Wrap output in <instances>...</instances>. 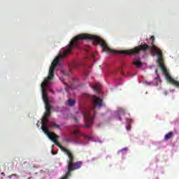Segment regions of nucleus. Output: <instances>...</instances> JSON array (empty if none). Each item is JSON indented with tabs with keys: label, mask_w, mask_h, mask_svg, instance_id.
Returning <instances> with one entry per match:
<instances>
[{
	"label": "nucleus",
	"mask_w": 179,
	"mask_h": 179,
	"mask_svg": "<svg viewBox=\"0 0 179 179\" xmlns=\"http://www.w3.org/2000/svg\"><path fill=\"white\" fill-rule=\"evenodd\" d=\"M83 40H90L91 41H95V43H97V44L101 45L103 51L105 52L117 54L116 50L110 48L104 40L101 39V38L96 35H90L89 34H82L78 35L71 41L69 45L66 48H64L61 50V55L59 57L55 58L52 61L49 69L48 76L47 78H45L44 81L43 82V83H46L47 88H48V83L50 82V80L54 78V71H55V66H57L59 62V59L64 58V57L68 55V54H70V52H72V50H73V47H78L80 43L83 42Z\"/></svg>",
	"instance_id": "nucleus-1"
},
{
	"label": "nucleus",
	"mask_w": 179,
	"mask_h": 179,
	"mask_svg": "<svg viewBox=\"0 0 179 179\" xmlns=\"http://www.w3.org/2000/svg\"><path fill=\"white\" fill-rule=\"evenodd\" d=\"M48 122V117L43 116V120L41 121V129L43 131V132L48 135L49 139L52 141L54 142L55 145H57L58 148H59L60 150L62 152H64L65 155H66L68 157L67 160V172L64 177H63L62 179H68V177L71 176V171H74V170H78V169H80L82 167L83 162L82 161H78L76 162H73L75 161V155L73 154V152H72L71 150L67 149L66 148L62 146L59 142H58V138H59V136L55 134H51L50 133V131H48V129L47 128V123Z\"/></svg>",
	"instance_id": "nucleus-2"
},
{
	"label": "nucleus",
	"mask_w": 179,
	"mask_h": 179,
	"mask_svg": "<svg viewBox=\"0 0 179 179\" xmlns=\"http://www.w3.org/2000/svg\"><path fill=\"white\" fill-rule=\"evenodd\" d=\"M93 107L88 109L86 113L82 111H76L75 114H79L80 117H83L85 123L83 126L84 128H89L93 125L94 122V117L96 116V107H101L103 106V99L97 96H94L92 100Z\"/></svg>",
	"instance_id": "nucleus-3"
},
{
	"label": "nucleus",
	"mask_w": 179,
	"mask_h": 179,
	"mask_svg": "<svg viewBox=\"0 0 179 179\" xmlns=\"http://www.w3.org/2000/svg\"><path fill=\"white\" fill-rule=\"evenodd\" d=\"M151 46L148 45L146 43H144L143 45H140L138 46H136V48L127 50H123L120 52V54H126L127 55H136L137 54H139L141 51H143V52H146L148 50L150 51H152L155 52V54H157L159 51H160V48H159L157 46L155 45V36H151Z\"/></svg>",
	"instance_id": "nucleus-4"
},
{
	"label": "nucleus",
	"mask_w": 179,
	"mask_h": 179,
	"mask_svg": "<svg viewBox=\"0 0 179 179\" xmlns=\"http://www.w3.org/2000/svg\"><path fill=\"white\" fill-rule=\"evenodd\" d=\"M157 55L158 57L157 62L159 64V68H161L162 73H164V75L165 76L166 79H167V80H169L170 83L174 85L176 87H178L179 89V82L174 80V78L170 76V74L169 73L166 66H164V63H163V54L162 53V50L157 52Z\"/></svg>",
	"instance_id": "nucleus-5"
},
{
	"label": "nucleus",
	"mask_w": 179,
	"mask_h": 179,
	"mask_svg": "<svg viewBox=\"0 0 179 179\" xmlns=\"http://www.w3.org/2000/svg\"><path fill=\"white\" fill-rule=\"evenodd\" d=\"M47 83H41V90H42V99L45 104V113H44L43 117H46L48 118L50 115H51V108L52 106L48 102V98L47 96Z\"/></svg>",
	"instance_id": "nucleus-6"
},
{
	"label": "nucleus",
	"mask_w": 179,
	"mask_h": 179,
	"mask_svg": "<svg viewBox=\"0 0 179 179\" xmlns=\"http://www.w3.org/2000/svg\"><path fill=\"white\" fill-rule=\"evenodd\" d=\"M101 85L100 83H96L95 84V86H92L91 85V87L92 89H93V90L94 92H96V93H100V92H101Z\"/></svg>",
	"instance_id": "nucleus-7"
},
{
	"label": "nucleus",
	"mask_w": 179,
	"mask_h": 179,
	"mask_svg": "<svg viewBox=\"0 0 179 179\" xmlns=\"http://www.w3.org/2000/svg\"><path fill=\"white\" fill-rule=\"evenodd\" d=\"M72 134L75 135L74 136L75 139H79V138H80V136H82V133H80V131H79V130H73L72 131Z\"/></svg>",
	"instance_id": "nucleus-8"
},
{
	"label": "nucleus",
	"mask_w": 179,
	"mask_h": 179,
	"mask_svg": "<svg viewBox=\"0 0 179 179\" xmlns=\"http://www.w3.org/2000/svg\"><path fill=\"white\" fill-rule=\"evenodd\" d=\"M66 106H69V107H73L75 104H76V101L72 99H69L66 102Z\"/></svg>",
	"instance_id": "nucleus-9"
},
{
	"label": "nucleus",
	"mask_w": 179,
	"mask_h": 179,
	"mask_svg": "<svg viewBox=\"0 0 179 179\" xmlns=\"http://www.w3.org/2000/svg\"><path fill=\"white\" fill-rule=\"evenodd\" d=\"M173 136H174V133H173V131H170L164 136V139L165 141H169V139H171Z\"/></svg>",
	"instance_id": "nucleus-10"
},
{
	"label": "nucleus",
	"mask_w": 179,
	"mask_h": 179,
	"mask_svg": "<svg viewBox=\"0 0 179 179\" xmlns=\"http://www.w3.org/2000/svg\"><path fill=\"white\" fill-rule=\"evenodd\" d=\"M50 128H57V129L61 130V126L59 124H57L55 122H52L50 124Z\"/></svg>",
	"instance_id": "nucleus-11"
},
{
	"label": "nucleus",
	"mask_w": 179,
	"mask_h": 179,
	"mask_svg": "<svg viewBox=\"0 0 179 179\" xmlns=\"http://www.w3.org/2000/svg\"><path fill=\"white\" fill-rule=\"evenodd\" d=\"M134 64L136 65V66H137V68H141V66L143 65L142 62H141V61L135 62H134Z\"/></svg>",
	"instance_id": "nucleus-12"
},
{
	"label": "nucleus",
	"mask_w": 179,
	"mask_h": 179,
	"mask_svg": "<svg viewBox=\"0 0 179 179\" xmlns=\"http://www.w3.org/2000/svg\"><path fill=\"white\" fill-rule=\"evenodd\" d=\"M117 114L119 115H124L125 114V111L124 110V109H119L117 110Z\"/></svg>",
	"instance_id": "nucleus-13"
},
{
	"label": "nucleus",
	"mask_w": 179,
	"mask_h": 179,
	"mask_svg": "<svg viewBox=\"0 0 179 179\" xmlns=\"http://www.w3.org/2000/svg\"><path fill=\"white\" fill-rule=\"evenodd\" d=\"M12 177H17V174L14 173L8 176V178H12Z\"/></svg>",
	"instance_id": "nucleus-14"
},
{
	"label": "nucleus",
	"mask_w": 179,
	"mask_h": 179,
	"mask_svg": "<svg viewBox=\"0 0 179 179\" xmlns=\"http://www.w3.org/2000/svg\"><path fill=\"white\" fill-rule=\"evenodd\" d=\"M85 139H92V137L87 136V135H83Z\"/></svg>",
	"instance_id": "nucleus-15"
},
{
	"label": "nucleus",
	"mask_w": 179,
	"mask_h": 179,
	"mask_svg": "<svg viewBox=\"0 0 179 179\" xmlns=\"http://www.w3.org/2000/svg\"><path fill=\"white\" fill-rule=\"evenodd\" d=\"M74 121H75V122H78L79 120H78V117H74Z\"/></svg>",
	"instance_id": "nucleus-16"
},
{
	"label": "nucleus",
	"mask_w": 179,
	"mask_h": 179,
	"mask_svg": "<svg viewBox=\"0 0 179 179\" xmlns=\"http://www.w3.org/2000/svg\"><path fill=\"white\" fill-rule=\"evenodd\" d=\"M145 84L148 85V86H150L151 85L150 82H145Z\"/></svg>",
	"instance_id": "nucleus-17"
},
{
	"label": "nucleus",
	"mask_w": 179,
	"mask_h": 179,
	"mask_svg": "<svg viewBox=\"0 0 179 179\" xmlns=\"http://www.w3.org/2000/svg\"><path fill=\"white\" fill-rule=\"evenodd\" d=\"M118 120H119V121H122V119H121V117H118Z\"/></svg>",
	"instance_id": "nucleus-18"
},
{
	"label": "nucleus",
	"mask_w": 179,
	"mask_h": 179,
	"mask_svg": "<svg viewBox=\"0 0 179 179\" xmlns=\"http://www.w3.org/2000/svg\"><path fill=\"white\" fill-rule=\"evenodd\" d=\"M128 148H123L122 150H127Z\"/></svg>",
	"instance_id": "nucleus-19"
},
{
	"label": "nucleus",
	"mask_w": 179,
	"mask_h": 179,
	"mask_svg": "<svg viewBox=\"0 0 179 179\" xmlns=\"http://www.w3.org/2000/svg\"><path fill=\"white\" fill-rule=\"evenodd\" d=\"M50 92H52V93H54V91H53V90H50Z\"/></svg>",
	"instance_id": "nucleus-20"
},
{
	"label": "nucleus",
	"mask_w": 179,
	"mask_h": 179,
	"mask_svg": "<svg viewBox=\"0 0 179 179\" xmlns=\"http://www.w3.org/2000/svg\"><path fill=\"white\" fill-rule=\"evenodd\" d=\"M1 174H2V175H3V174H5V173H1Z\"/></svg>",
	"instance_id": "nucleus-21"
},
{
	"label": "nucleus",
	"mask_w": 179,
	"mask_h": 179,
	"mask_svg": "<svg viewBox=\"0 0 179 179\" xmlns=\"http://www.w3.org/2000/svg\"><path fill=\"white\" fill-rule=\"evenodd\" d=\"M68 142H69V140H67Z\"/></svg>",
	"instance_id": "nucleus-22"
}]
</instances>
